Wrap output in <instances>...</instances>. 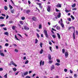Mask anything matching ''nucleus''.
<instances>
[{
    "label": "nucleus",
    "mask_w": 78,
    "mask_h": 78,
    "mask_svg": "<svg viewBox=\"0 0 78 78\" xmlns=\"http://www.w3.org/2000/svg\"><path fill=\"white\" fill-rule=\"evenodd\" d=\"M44 33L46 37L47 38H48V34L47 33V31L45 30H44Z\"/></svg>",
    "instance_id": "1"
},
{
    "label": "nucleus",
    "mask_w": 78,
    "mask_h": 78,
    "mask_svg": "<svg viewBox=\"0 0 78 78\" xmlns=\"http://www.w3.org/2000/svg\"><path fill=\"white\" fill-rule=\"evenodd\" d=\"M48 58L49 60H51V56L50 54H48Z\"/></svg>",
    "instance_id": "2"
},
{
    "label": "nucleus",
    "mask_w": 78,
    "mask_h": 78,
    "mask_svg": "<svg viewBox=\"0 0 78 78\" xmlns=\"http://www.w3.org/2000/svg\"><path fill=\"white\" fill-rule=\"evenodd\" d=\"M24 29L25 30H29V28L27 26H25L24 27Z\"/></svg>",
    "instance_id": "3"
},
{
    "label": "nucleus",
    "mask_w": 78,
    "mask_h": 78,
    "mask_svg": "<svg viewBox=\"0 0 78 78\" xmlns=\"http://www.w3.org/2000/svg\"><path fill=\"white\" fill-rule=\"evenodd\" d=\"M56 7H58V8H61V4L58 3L56 5Z\"/></svg>",
    "instance_id": "4"
},
{
    "label": "nucleus",
    "mask_w": 78,
    "mask_h": 78,
    "mask_svg": "<svg viewBox=\"0 0 78 78\" xmlns=\"http://www.w3.org/2000/svg\"><path fill=\"white\" fill-rule=\"evenodd\" d=\"M65 56L66 58H67L68 56H69V53L67 52H66L65 53Z\"/></svg>",
    "instance_id": "5"
},
{
    "label": "nucleus",
    "mask_w": 78,
    "mask_h": 78,
    "mask_svg": "<svg viewBox=\"0 0 78 78\" xmlns=\"http://www.w3.org/2000/svg\"><path fill=\"white\" fill-rule=\"evenodd\" d=\"M51 67V71L53 70L54 69H55V66L54 65H52Z\"/></svg>",
    "instance_id": "6"
},
{
    "label": "nucleus",
    "mask_w": 78,
    "mask_h": 78,
    "mask_svg": "<svg viewBox=\"0 0 78 78\" xmlns=\"http://www.w3.org/2000/svg\"><path fill=\"white\" fill-rule=\"evenodd\" d=\"M28 72H26L23 73V75L24 76H26V75H28Z\"/></svg>",
    "instance_id": "7"
},
{
    "label": "nucleus",
    "mask_w": 78,
    "mask_h": 78,
    "mask_svg": "<svg viewBox=\"0 0 78 78\" xmlns=\"http://www.w3.org/2000/svg\"><path fill=\"white\" fill-rule=\"evenodd\" d=\"M61 13L59 12L58 13V16H57L58 18H60L61 17Z\"/></svg>",
    "instance_id": "8"
},
{
    "label": "nucleus",
    "mask_w": 78,
    "mask_h": 78,
    "mask_svg": "<svg viewBox=\"0 0 78 78\" xmlns=\"http://www.w3.org/2000/svg\"><path fill=\"white\" fill-rule=\"evenodd\" d=\"M61 27L62 28H63L64 27V24L63 23H60Z\"/></svg>",
    "instance_id": "9"
},
{
    "label": "nucleus",
    "mask_w": 78,
    "mask_h": 78,
    "mask_svg": "<svg viewBox=\"0 0 78 78\" xmlns=\"http://www.w3.org/2000/svg\"><path fill=\"white\" fill-rule=\"evenodd\" d=\"M57 35L58 39H61V36H60V34H59L57 33Z\"/></svg>",
    "instance_id": "10"
},
{
    "label": "nucleus",
    "mask_w": 78,
    "mask_h": 78,
    "mask_svg": "<svg viewBox=\"0 0 78 78\" xmlns=\"http://www.w3.org/2000/svg\"><path fill=\"white\" fill-rule=\"evenodd\" d=\"M73 39L74 40H75V33L74 32H73Z\"/></svg>",
    "instance_id": "11"
},
{
    "label": "nucleus",
    "mask_w": 78,
    "mask_h": 78,
    "mask_svg": "<svg viewBox=\"0 0 78 78\" xmlns=\"http://www.w3.org/2000/svg\"><path fill=\"white\" fill-rule=\"evenodd\" d=\"M51 8V6L49 5L48 6V8L47 10H50V8Z\"/></svg>",
    "instance_id": "12"
},
{
    "label": "nucleus",
    "mask_w": 78,
    "mask_h": 78,
    "mask_svg": "<svg viewBox=\"0 0 78 78\" xmlns=\"http://www.w3.org/2000/svg\"><path fill=\"white\" fill-rule=\"evenodd\" d=\"M76 6V4L75 3L74 4L71 6L72 8H75V7Z\"/></svg>",
    "instance_id": "13"
},
{
    "label": "nucleus",
    "mask_w": 78,
    "mask_h": 78,
    "mask_svg": "<svg viewBox=\"0 0 78 78\" xmlns=\"http://www.w3.org/2000/svg\"><path fill=\"white\" fill-rule=\"evenodd\" d=\"M4 34L7 36H8V35H9V33H8V32H5L4 33Z\"/></svg>",
    "instance_id": "14"
},
{
    "label": "nucleus",
    "mask_w": 78,
    "mask_h": 78,
    "mask_svg": "<svg viewBox=\"0 0 78 78\" xmlns=\"http://www.w3.org/2000/svg\"><path fill=\"white\" fill-rule=\"evenodd\" d=\"M0 55L1 56H5V55H4V54L3 53H0Z\"/></svg>",
    "instance_id": "15"
},
{
    "label": "nucleus",
    "mask_w": 78,
    "mask_h": 78,
    "mask_svg": "<svg viewBox=\"0 0 78 78\" xmlns=\"http://www.w3.org/2000/svg\"><path fill=\"white\" fill-rule=\"evenodd\" d=\"M43 51L42 49H41V50L40 51V54H42V53H43Z\"/></svg>",
    "instance_id": "16"
},
{
    "label": "nucleus",
    "mask_w": 78,
    "mask_h": 78,
    "mask_svg": "<svg viewBox=\"0 0 78 78\" xmlns=\"http://www.w3.org/2000/svg\"><path fill=\"white\" fill-rule=\"evenodd\" d=\"M60 29H61V28L59 26H57L56 27V29H57V30H60Z\"/></svg>",
    "instance_id": "17"
},
{
    "label": "nucleus",
    "mask_w": 78,
    "mask_h": 78,
    "mask_svg": "<svg viewBox=\"0 0 78 78\" xmlns=\"http://www.w3.org/2000/svg\"><path fill=\"white\" fill-rule=\"evenodd\" d=\"M12 62V65H13V66H15V67H17V65H16L15 63H14L13 62Z\"/></svg>",
    "instance_id": "18"
},
{
    "label": "nucleus",
    "mask_w": 78,
    "mask_h": 78,
    "mask_svg": "<svg viewBox=\"0 0 78 78\" xmlns=\"http://www.w3.org/2000/svg\"><path fill=\"white\" fill-rule=\"evenodd\" d=\"M9 7L11 9H12L13 8V7H12V6L11 5H9Z\"/></svg>",
    "instance_id": "19"
},
{
    "label": "nucleus",
    "mask_w": 78,
    "mask_h": 78,
    "mask_svg": "<svg viewBox=\"0 0 78 78\" xmlns=\"http://www.w3.org/2000/svg\"><path fill=\"white\" fill-rule=\"evenodd\" d=\"M9 23H14V22L12 20L9 21Z\"/></svg>",
    "instance_id": "20"
},
{
    "label": "nucleus",
    "mask_w": 78,
    "mask_h": 78,
    "mask_svg": "<svg viewBox=\"0 0 78 78\" xmlns=\"http://www.w3.org/2000/svg\"><path fill=\"white\" fill-rule=\"evenodd\" d=\"M13 70V71H14V72H16V70H17V69H16V68H12Z\"/></svg>",
    "instance_id": "21"
},
{
    "label": "nucleus",
    "mask_w": 78,
    "mask_h": 78,
    "mask_svg": "<svg viewBox=\"0 0 78 78\" xmlns=\"http://www.w3.org/2000/svg\"><path fill=\"white\" fill-rule=\"evenodd\" d=\"M4 9L5 10H7V9H8V7H7L6 5L4 7Z\"/></svg>",
    "instance_id": "22"
},
{
    "label": "nucleus",
    "mask_w": 78,
    "mask_h": 78,
    "mask_svg": "<svg viewBox=\"0 0 78 78\" xmlns=\"http://www.w3.org/2000/svg\"><path fill=\"white\" fill-rule=\"evenodd\" d=\"M62 52L64 54L65 53V49L64 48H63L62 49Z\"/></svg>",
    "instance_id": "23"
},
{
    "label": "nucleus",
    "mask_w": 78,
    "mask_h": 78,
    "mask_svg": "<svg viewBox=\"0 0 78 78\" xmlns=\"http://www.w3.org/2000/svg\"><path fill=\"white\" fill-rule=\"evenodd\" d=\"M16 27V26H13L12 27V30H15V27Z\"/></svg>",
    "instance_id": "24"
},
{
    "label": "nucleus",
    "mask_w": 78,
    "mask_h": 78,
    "mask_svg": "<svg viewBox=\"0 0 78 78\" xmlns=\"http://www.w3.org/2000/svg\"><path fill=\"white\" fill-rule=\"evenodd\" d=\"M30 12V10H27L26 11V13H27V14H28V13H29V12Z\"/></svg>",
    "instance_id": "25"
},
{
    "label": "nucleus",
    "mask_w": 78,
    "mask_h": 78,
    "mask_svg": "<svg viewBox=\"0 0 78 78\" xmlns=\"http://www.w3.org/2000/svg\"><path fill=\"white\" fill-rule=\"evenodd\" d=\"M55 65L56 66H60V64L58 63H57L55 64Z\"/></svg>",
    "instance_id": "26"
},
{
    "label": "nucleus",
    "mask_w": 78,
    "mask_h": 78,
    "mask_svg": "<svg viewBox=\"0 0 78 78\" xmlns=\"http://www.w3.org/2000/svg\"><path fill=\"white\" fill-rule=\"evenodd\" d=\"M71 17L72 19H73V20H74V19H75V18H74V17L72 15L71 16Z\"/></svg>",
    "instance_id": "27"
},
{
    "label": "nucleus",
    "mask_w": 78,
    "mask_h": 78,
    "mask_svg": "<svg viewBox=\"0 0 78 78\" xmlns=\"http://www.w3.org/2000/svg\"><path fill=\"white\" fill-rule=\"evenodd\" d=\"M42 28V25L40 24L39 25V29H41Z\"/></svg>",
    "instance_id": "28"
},
{
    "label": "nucleus",
    "mask_w": 78,
    "mask_h": 78,
    "mask_svg": "<svg viewBox=\"0 0 78 78\" xmlns=\"http://www.w3.org/2000/svg\"><path fill=\"white\" fill-rule=\"evenodd\" d=\"M32 19L33 20H34V21H35V20H36V18L35 17H34L32 18Z\"/></svg>",
    "instance_id": "29"
},
{
    "label": "nucleus",
    "mask_w": 78,
    "mask_h": 78,
    "mask_svg": "<svg viewBox=\"0 0 78 78\" xmlns=\"http://www.w3.org/2000/svg\"><path fill=\"white\" fill-rule=\"evenodd\" d=\"M38 42V40H37V39H35V44H37V42Z\"/></svg>",
    "instance_id": "30"
},
{
    "label": "nucleus",
    "mask_w": 78,
    "mask_h": 78,
    "mask_svg": "<svg viewBox=\"0 0 78 78\" xmlns=\"http://www.w3.org/2000/svg\"><path fill=\"white\" fill-rule=\"evenodd\" d=\"M15 38H16V40H17L18 41H19V40L17 38V36L16 35H15Z\"/></svg>",
    "instance_id": "31"
},
{
    "label": "nucleus",
    "mask_w": 78,
    "mask_h": 78,
    "mask_svg": "<svg viewBox=\"0 0 78 78\" xmlns=\"http://www.w3.org/2000/svg\"><path fill=\"white\" fill-rule=\"evenodd\" d=\"M67 20L70 21H71V20H72V19H71L70 18H68Z\"/></svg>",
    "instance_id": "32"
},
{
    "label": "nucleus",
    "mask_w": 78,
    "mask_h": 78,
    "mask_svg": "<svg viewBox=\"0 0 78 78\" xmlns=\"http://www.w3.org/2000/svg\"><path fill=\"white\" fill-rule=\"evenodd\" d=\"M29 62V61L28 60H27L25 62V64H28V62Z\"/></svg>",
    "instance_id": "33"
},
{
    "label": "nucleus",
    "mask_w": 78,
    "mask_h": 78,
    "mask_svg": "<svg viewBox=\"0 0 78 78\" xmlns=\"http://www.w3.org/2000/svg\"><path fill=\"white\" fill-rule=\"evenodd\" d=\"M15 52H16V53H18V52H19V51L17 49H15Z\"/></svg>",
    "instance_id": "34"
},
{
    "label": "nucleus",
    "mask_w": 78,
    "mask_h": 78,
    "mask_svg": "<svg viewBox=\"0 0 78 78\" xmlns=\"http://www.w3.org/2000/svg\"><path fill=\"white\" fill-rule=\"evenodd\" d=\"M5 26V25L4 24H1L0 25V27H3Z\"/></svg>",
    "instance_id": "35"
},
{
    "label": "nucleus",
    "mask_w": 78,
    "mask_h": 78,
    "mask_svg": "<svg viewBox=\"0 0 78 78\" xmlns=\"http://www.w3.org/2000/svg\"><path fill=\"white\" fill-rule=\"evenodd\" d=\"M25 18L24 17H23L21 18V19L23 20H25Z\"/></svg>",
    "instance_id": "36"
},
{
    "label": "nucleus",
    "mask_w": 78,
    "mask_h": 78,
    "mask_svg": "<svg viewBox=\"0 0 78 78\" xmlns=\"http://www.w3.org/2000/svg\"><path fill=\"white\" fill-rule=\"evenodd\" d=\"M40 47L41 48H42V43H40Z\"/></svg>",
    "instance_id": "37"
},
{
    "label": "nucleus",
    "mask_w": 78,
    "mask_h": 78,
    "mask_svg": "<svg viewBox=\"0 0 78 78\" xmlns=\"http://www.w3.org/2000/svg\"><path fill=\"white\" fill-rule=\"evenodd\" d=\"M42 60H41L40 63V66H42Z\"/></svg>",
    "instance_id": "38"
},
{
    "label": "nucleus",
    "mask_w": 78,
    "mask_h": 78,
    "mask_svg": "<svg viewBox=\"0 0 78 78\" xmlns=\"http://www.w3.org/2000/svg\"><path fill=\"white\" fill-rule=\"evenodd\" d=\"M37 36L38 38H39L40 37L39 36V34L37 33Z\"/></svg>",
    "instance_id": "39"
},
{
    "label": "nucleus",
    "mask_w": 78,
    "mask_h": 78,
    "mask_svg": "<svg viewBox=\"0 0 78 78\" xmlns=\"http://www.w3.org/2000/svg\"><path fill=\"white\" fill-rule=\"evenodd\" d=\"M56 61H57V62H58V63L60 62V60L59 59H57Z\"/></svg>",
    "instance_id": "40"
},
{
    "label": "nucleus",
    "mask_w": 78,
    "mask_h": 78,
    "mask_svg": "<svg viewBox=\"0 0 78 78\" xmlns=\"http://www.w3.org/2000/svg\"><path fill=\"white\" fill-rule=\"evenodd\" d=\"M9 45V44L8 43H6L5 44V46H6V47H8Z\"/></svg>",
    "instance_id": "41"
},
{
    "label": "nucleus",
    "mask_w": 78,
    "mask_h": 78,
    "mask_svg": "<svg viewBox=\"0 0 78 78\" xmlns=\"http://www.w3.org/2000/svg\"><path fill=\"white\" fill-rule=\"evenodd\" d=\"M51 48H52L51 47H49V49L50 50H51V52H52V50H51Z\"/></svg>",
    "instance_id": "42"
},
{
    "label": "nucleus",
    "mask_w": 78,
    "mask_h": 78,
    "mask_svg": "<svg viewBox=\"0 0 78 78\" xmlns=\"http://www.w3.org/2000/svg\"><path fill=\"white\" fill-rule=\"evenodd\" d=\"M20 23L21 24V25H23V22L22 21H20Z\"/></svg>",
    "instance_id": "43"
},
{
    "label": "nucleus",
    "mask_w": 78,
    "mask_h": 78,
    "mask_svg": "<svg viewBox=\"0 0 78 78\" xmlns=\"http://www.w3.org/2000/svg\"><path fill=\"white\" fill-rule=\"evenodd\" d=\"M11 12L12 13H14V10H11Z\"/></svg>",
    "instance_id": "44"
},
{
    "label": "nucleus",
    "mask_w": 78,
    "mask_h": 78,
    "mask_svg": "<svg viewBox=\"0 0 78 78\" xmlns=\"http://www.w3.org/2000/svg\"><path fill=\"white\" fill-rule=\"evenodd\" d=\"M37 5H39V6H41V5H42V4L41 3H37Z\"/></svg>",
    "instance_id": "45"
},
{
    "label": "nucleus",
    "mask_w": 78,
    "mask_h": 78,
    "mask_svg": "<svg viewBox=\"0 0 78 78\" xmlns=\"http://www.w3.org/2000/svg\"><path fill=\"white\" fill-rule=\"evenodd\" d=\"M64 71L65 72H67V69H64Z\"/></svg>",
    "instance_id": "46"
},
{
    "label": "nucleus",
    "mask_w": 78,
    "mask_h": 78,
    "mask_svg": "<svg viewBox=\"0 0 78 78\" xmlns=\"http://www.w3.org/2000/svg\"><path fill=\"white\" fill-rule=\"evenodd\" d=\"M0 19H4V18L3 17V16H0Z\"/></svg>",
    "instance_id": "47"
},
{
    "label": "nucleus",
    "mask_w": 78,
    "mask_h": 78,
    "mask_svg": "<svg viewBox=\"0 0 78 78\" xmlns=\"http://www.w3.org/2000/svg\"><path fill=\"white\" fill-rule=\"evenodd\" d=\"M39 7L41 9H42V8H43V7H42V5L39 6Z\"/></svg>",
    "instance_id": "48"
},
{
    "label": "nucleus",
    "mask_w": 78,
    "mask_h": 78,
    "mask_svg": "<svg viewBox=\"0 0 78 78\" xmlns=\"http://www.w3.org/2000/svg\"><path fill=\"white\" fill-rule=\"evenodd\" d=\"M25 78H31V77L29 76H27Z\"/></svg>",
    "instance_id": "49"
},
{
    "label": "nucleus",
    "mask_w": 78,
    "mask_h": 78,
    "mask_svg": "<svg viewBox=\"0 0 78 78\" xmlns=\"http://www.w3.org/2000/svg\"><path fill=\"white\" fill-rule=\"evenodd\" d=\"M21 74H22L21 76L22 77H23V78H24V75H23V73H21Z\"/></svg>",
    "instance_id": "50"
},
{
    "label": "nucleus",
    "mask_w": 78,
    "mask_h": 78,
    "mask_svg": "<svg viewBox=\"0 0 78 78\" xmlns=\"http://www.w3.org/2000/svg\"><path fill=\"white\" fill-rule=\"evenodd\" d=\"M74 76L75 78H76L77 77V75L76 74H75L74 75Z\"/></svg>",
    "instance_id": "51"
},
{
    "label": "nucleus",
    "mask_w": 78,
    "mask_h": 78,
    "mask_svg": "<svg viewBox=\"0 0 78 78\" xmlns=\"http://www.w3.org/2000/svg\"><path fill=\"white\" fill-rule=\"evenodd\" d=\"M65 11L66 12H70V10H65Z\"/></svg>",
    "instance_id": "52"
},
{
    "label": "nucleus",
    "mask_w": 78,
    "mask_h": 78,
    "mask_svg": "<svg viewBox=\"0 0 78 78\" xmlns=\"http://www.w3.org/2000/svg\"><path fill=\"white\" fill-rule=\"evenodd\" d=\"M66 23L68 24H70V22H69L66 21Z\"/></svg>",
    "instance_id": "53"
},
{
    "label": "nucleus",
    "mask_w": 78,
    "mask_h": 78,
    "mask_svg": "<svg viewBox=\"0 0 78 78\" xmlns=\"http://www.w3.org/2000/svg\"><path fill=\"white\" fill-rule=\"evenodd\" d=\"M4 77L5 78H7V74H6L5 75H4Z\"/></svg>",
    "instance_id": "54"
},
{
    "label": "nucleus",
    "mask_w": 78,
    "mask_h": 78,
    "mask_svg": "<svg viewBox=\"0 0 78 78\" xmlns=\"http://www.w3.org/2000/svg\"><path fill=\"white\" fill-rule=\"evenodd\" d=\"M70 73H73V71H72L71 70H70Z\"/></svg>",
    "instance_id": "55"
},
{
    "label": "nucleus",
    "mask_w": 78,
    "mask_h": 78,
    "mask_svg": "<svg viewBox=\"0 0 78 78\" xmlns=\"http://www.w3.org/2000/svg\"><path fill=\"white\" fill-rule=\"evenodd\" d=\"M49 63H52V62H53V61H51V60H49Z\"/></svg>",
    "instance_id": "56"
},
{
    "label": "nucleus",
    "mask_w": 78,
    "mask_h": 78,
    "mask_svg": "<svg viewBox=\"0 0 78 78\" xmlns=\"http://www.w3.org/2000/svg\"><path fill=\"white\" fill-rule=\"evenodd\" d=\"M52 37H53V38H56V36H55V35H52Z\"/></svg>",
    "instance_id": "57"
},
{
    "label": "nucleus",
    "mask_w": 78,
    "mask_h": 78,
    "mask_svg": "<svg viewBox=\"0 0 78 78\" xmlns=\"http://www.w3.org/2000/svg\"><path fill=\"white\" fill-rule=\"evenodd\" d=\"M3 70V68H0V71H2Z\"/></svg>",
    "instance_id": "58"
},
{
    "label": "nucleus",
    "mask_w": 78,
    "mask_h": 78,
    "mask_svg": "<svg viewBox=\"0 0 78 78\" xmlns=\"http://www.w3.org/2000/svg\"><path fill=\"white\" fill-rule=\"evenodd\" d=\"M28 3L29 4V5H30L31 4V2L29 0L28 1Z\"/></svg>",
    "instance_id": "59"
},
{
    "label": "nucleus",
    "mask_w": 78,
    "mask_h": 78,
    "mask_svg": "<svg viewBox=\"0 0 78 78\" xmlns=\"http://www.w3.org/2000/svg\"><path fill=\"white\" fill-rule=\"evenodd\" d=\"M60 21H61V23H63V21H62V19H60Z\"/></svg>",
    "instance_id": "60"
},
{
    "label": "nucleus",
    "mask_w": 78,
    "mask_h": 78,
    "mask_svg": "<svg viewBox=\"0 0 78 78\" xmlns=\"http://www.w3.org/2000/svg\"><path fill=\"white\" fill-rule=\"evenodd\" d=\"M3 30H7V29H6V27H4L3 28Z\"/></svg>",
    "instance_id": "61"
},
{
    "label": "nucleus",
    "mask_w": 78,
    "mask_h": 78,
    "mask_svg": "<svg viewBox=\"0 0 78 78\" xmlns=\"http://www.w3.org/2000/svg\"><path fill=\"white\" fill-rule=\"evenodd\" d=\"M42 66H44V61H43L42 62Z\"/></svg>",
    "instance_id": "62"
},
{
    "label": "nucleus",
    "mask_w": 78,
    "mask_h": 78,
    "mask_svg": "<svg viewBox=\"0 0 78 78\" xmlns=\"http://www.w3.org/2000/svg\"><path fill=\"white\" fill-rule=\"evenodd\" d=\"M26 57L25 56V57H24L23 58V59L24 60H25V59H26Z\"/></svg>",
    "instance_id": "63"
},
{
    "label": "nucleus",
    "mask_w": 78,
    "mask_h": 78,
    "mask_svg": "<svg viewBox=\"0 0 78 78\" xmlns=\"http://www.w3.org/2000/svg\"><path fill=\"white\" fill-rule=\"evenodd\" d=\"M55 47L56 49H58V46H56Z\"/></svg>",
    "instance_id": "64"
}]
</instances>
